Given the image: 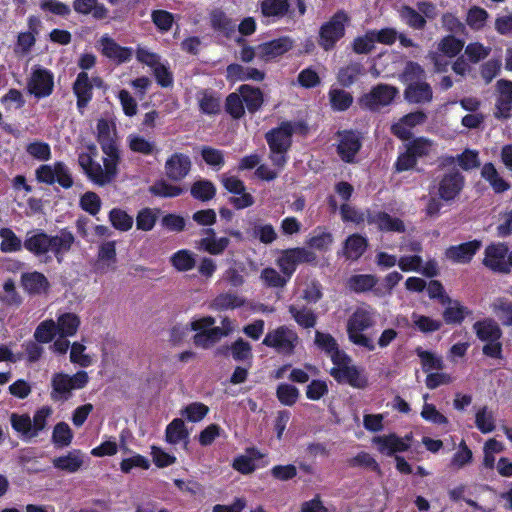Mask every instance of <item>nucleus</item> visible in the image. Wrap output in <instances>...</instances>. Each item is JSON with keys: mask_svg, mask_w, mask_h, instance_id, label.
<instances>
[{"mask_svg": "<svg viewBox=\"0 0 512 512\" xmlns=\"http://www.w3.org/2000/svg\"><path fill=\"white\" fill-rule=\"evenodd\" d=\"M391 133L402 141H407L399 152L396 161L393 164L395 173H402L416 168L418 159L425 158L430 155L433 141L430 139L419 136L413 137L410 127L404 125L402 120L392 124Z\"/></svg>", "mask_w": 512, "mask_h": 512, "instance_id": "f257e3e1", "label": "nucleus"}, {"mask_svg": "<svg viewBox=\"0 0 512 512\" xmlns=\"http://www.w3.org/2000/svg\"><path fill=\"white\" fill-rule=\"evenodd\" d=\"M293 133L294 126L290 121H283L279 126L265 133V140L270 150L269 159L279 169H283L288 162Z\"/></svg>", "mask_w": 512, "mask_h": 512, "instance_id": "f03ea898", "label": "nucleus"}, {"mask_svg": "<svg viewBox=\"0 0 512 512\" xmlns=\"http://www.w3.org/2000/svg\"><path fill=\"white\" fill-rule=\"evenodd\" d=\"M472 329L476 337L484 342L482 353L492 359L503 358V345L501 338L503 331L499 324L490 317L476 321Z\"/></svg>", "mask_w": 512, "mask_h": 512, "instance_id": "7ed1b4c3", "label": "nucleus"}, {"mask_svg": "<svg viewBox=\"0 0 512 512\" xmlns=\"http://www.w3.org/2000/svg\"><path fill=\"white\" fill-rule=\"evenodd\" d=\"M374 324L375 320L370 311L357 308L347 321L348 339L357 346L364 347L368 351H374L376 346L373 340L363 334V331L373 327Z\"/></svg>", "mask_w": 512, "mask_h": 512, "instance_id": "20e7f679", "label": "nucleus"}, {"mask_svg": "<svg viewBox=\"0 0 512 512\" xmlns=\"http://www.w3.org/2000/svg\"><path fill=\"white\" fill-rule=\"evenodd\" d=\"M350 17L344 10H338L324 22L319 29L318 45L326 52L333 50L336 44L345 36L346 26Z\"/></svg>", "mask_w": 512, "mask_h": 512, "instance_id": "39448f33", "label": "nucleus"}, {"mask_svg": "<svg viewBox=\"0 0 512 512\" xmlns=\"http://www.w3.org/2000/svg\"><path fill=\"white\" fill-rule=\"evenodd\" d=\"M35 177L39 183L54 185L68 190L73 187L74 179L68 165L63 161H55L53 164H42L35 170Z\"/></svg>", "mask_w": 512, "mask_h": 512, "instance_id": "423d86ee", "label": "nucleus"}, {"mask_svg": "<svg viewBox=\"0 0 512 512\" xmlns=\"http://www.w3.org/2000/svg\"><path fill=\"white\" fill-rule=\"evenodd\" d=\"M54 91V74L51 70L35 66L27 80V92L36 99L49 97Z\"/></svg>", "mask_w": 512, "mask_h": 512, "instance_id": "0eeeda50", "label": "nucleus"}, {"mask_svg": "<svg viewBox=\"0 0 512 512\" xmlns=\"http://www.w3.org/2000/svg\"><path fill=\"white\" fill-rule=\"evenodd\" d=\"M297 333L286 326H280L266 334L262 344L276 349L284 355H292L298 343Z\"/></svg>", "mask_w": 512, "mask_h": 512, "instance_id": "6e6552de", "label": "nucleus"}, {"mask_svg": "<svg viewBox=\"0 0 512 512\" xmlns=\"http://www.w3.org/2000/svg\"><path fill=\"white\" fill-rule=\"evenodd\" d=\"M339 138L336 152L339 158L348 164L356 163V156L361 150L362 141L358 132L354 130H339L336 133Z\"/></svg>", "mask_w": 512, "mask_h": 512, "instance_id": "1a4fd4ad", "label": "nucleus"}, {"mask_svg": "<svg viewBox=\"0 0 512 512\" xmlns=\"http://www.w3.org/2000/svg\"><path fill=\"white\" fill-rule=\"evenodd\" d=\"M464 185L465 177L458 170L449 171L438 181V196L444 202H452L460 195Z\"/></svg>", "mask_w": 512, "mask_h": 512, "instance_id": "9d476101", "label": "nucleus"}, {"mask_svg": "<svg viewBox=\"0 0 512 512\" xmlns=\"http://www.w3.org/2000/svg\"><path fill=\"white\" fill-rule=\"evenodd\" d=\"M508 245L504 242L491 243L484 250L483 265L490 271L499 274H507L506 259Z\"/></svg>", "mask_w": 512, "mask_h": 512, "instance_id": "9b49d317", "label": "nucleus"}, {"mask_svg": "<svg viewBox=\"0 0 512 512\" xmlns=\"http://www.w3.org/2000/svg\"><path fill=\"white\" fill-rule=\"evenodd\" d=\"M496 102L493 115L498 120L512 117V81L499 79L496 83Z\"/></svg>", "mask_w": 512, "mask_h": 512, "instance_id": "f8f14e48", "label": "nucleus"}, {"mask_svg": "<svg viewBox=\"0 0 512 512\" xmlns=\"http://www.w3.org/2000/svg\"><path fill=\"white\" fill-rule=\"evenodd\" d=\"M329 374L339 384H348L356 389H365L368 386V377L363 369L351 363L341 368H331Z\"/></svg>", "mask_w": 512, "mask_h": 512, "instance_id": "ddd939ff", "label": "nucleus"}, {"mask_svg": "<svg viewBox=\"0 0 512 512\" xmlns=\"http://www.w3.org/2000/svg\"><path fill=\"white\" fill-rule=\"evenodd\" d=\"M222 185L224 188L232 194L240 195L239 197H230L229 203L237 210L250 207L254 204V197L247 193L244 182L236 176H223Z\"/></svg>", "mask_w": 512, "mask_h": 512, "instance_id": "4468645a", "label": "nucleus"}, {"mask_svg": "<svg viewBox=\"0 0 512 512\" xmlns=\"http://www.w3.org/2000/svg\"><path fill=\"white\" fill-rule=\"evenodd\" d=\"M366 221L368 225H375L380 232L404 233L406 227L404 222L393 217L385 211L366 210Z\"/></svg>", "mask_w": 512, "mask_h": 512, "instance_id": "2eb2a0df", "label": "nucleus"}, {"mask_svg": "<svg viewBox=\"0 0 512 512\" xmlns=\"http://www.w3.org/2000/svg\"><path fill=\"white\" fill-rule=\"evenodd\" d=\"M100 52L107 59L117 65L127 63L132 59L133 49L119 45L112 37L107 34L99 39Z\"/></svg>", "mask_w": 512, "mask_h": 512, "instance_id": "dca6fc26", "label": "nucleus"}, {"mask_svg": "<svg viewBox=\"0 0 512 512\" xmlns=\"http://www.w3.org/2000/svg\"><path fill=\"white\" fill-rule=\"evenodd\" d=\"M482 247L481 240L474 239L458 245H451L445 250V257L452 263L468 264Z\"/></svg>", "mask_w": 512, "mask_h": 512, "instance_id": "f3484780", "label": "nucleus"}, {"mask_svg": "<svg viewBox=\"0 0 512 512\" xmlns=\"http://www.w3.org/2000/svg\"><path fill=\"white\" fill-rule=\"evenodd\" d=\"M293 47V41L288 36H282L264 43L259 44L256 47L257 56L268 62L276 57H279Z\"/></svg>", "mask_w": 512, "mask_h": 512, "instance_id": "a211bd4d", "label": "nucleus"}, {"mask_svg": "<svg viewBox=\"0 0 512 512\" xmlns=\"http://www.w3.org/2000/svg\"><path fill=\"white\" fill-rule=\"evenodd\" d=\"M72 91L76 97L77 110L83 114L93 98L92 81L87 72L81 71L77 74Z\"/></svg>", "mask_w": 512, "mask_h": 512, "instance_id": "6ab92c4d", "label": "nucleus"}, {"mask_svg": "<svg viewBox=\"0 0 512 512\" xmlns=\"http://www.w3.org/2000/svg\"><path fill=\"white\" fill-rule=\"evenodd\" d=\"M191 166L188 155L175 152L165 162V174L172 181H181L189 174Z\"/></svg>", "mask_w": 512, "mask_h": 512, "instance_id": "aec40b11", "label": "nucleus"}, {"mask_svg": "<svg viewBox=\"0 0 512 512\" xmlns=\"http://www.w3.org/2000/svg\"><path fill=\"white\" fill-rule=\"evenodd\" d=\"M372 443L376 445L379 453L386 456H393L396 455V453L406 452L411 446V444L406 442L396 433L374 436L372 438Z\"/></svg>", "mask_w": 512, "mask_h": 512, "instance_id": "412c9836", "label": "nucleus"}, {"mask_svg": "<svg viewBox=\"0 0 512 512\" xmlns=\"http://www.w3.org/2000/svg\"><path fill=\"white\" fill-rule=\"evenodd\" d=\"M49 234L42 229H32L27 231L23 241L24 248L36 257L49 253Z\"/></svg>", "mask_w": 512, "mask_h": 512, "instance_id": "4be33fe9", "label": "nucleus"}, {"mask_svg": "<svg viewBox=\"0 0 512 512\" xmlns=\"http://www.w3.org/2000/svg\"><path fill=\"white\" fill-rule=\"evenodd\" d=\"M20 284L23 290L29 295L47 294L51 286L47 277L39 271L22 273L20 276Z\"/></svg>", "mask_w": 512, "mask_h": 512, "instance_id": "5701e85b", "label": "nucleus"}, {"mask_svg": "<svg viewBox=\"0 0 512 512\" xmlns=\"http://www.w3.org/2000/svg\"><path fill=\"white\" fill-rule=\"evenodd\" d=\"M259 9L266 24L275 23L290 13V3L288 0H260Z\"/></svg>", "mask_w": 512, "mask_h": 512, "instance_id": "b1692460", "label": "nucleus"}, {"mask_svg": "<svg viewBox=\"0 0 512 512\" xmlns=\"http://www.w3.org/2000/svg\"><path fill=\"white\" fill-rule=\"evenodd\" d=\"M49 252H52L57 262L60 264L64 260V256L69 252L75 242L73 233L67 228L59 231V234H49Z\"/></svg>", "mask_w": 512, "mask_h": 512, "instance_id": "393cba45", "label": "nucleus"}, {"mask_svg": "<svg viewBox=\"0 0 512 512\" xmlns=\"http://www.w3.org/2000/svg\"><path fill=\"white\" fill-rule=\"evenodd\" d=\"M226 78L232 83L249 80L261 82L265 79V72L254 67H244L238 63H231L226 68Z\"/></svg>", "mask_w": 512, "mask_h": 512, "instance_id": "a878e982", "label": "nucleus"}, {"mask_svg": "<svg viewBox=\"0 0 512 512\" xmlns=\"http://www.w3.org/2000/svg\"><path fill=\"white\" fill-rule=\"evenodd\" d=\"M368 245L366 237L359 233H354L346 238L342 250L338 254H341L346 260L357 261L366 252Z\"/></svg>", "mask_w": 512, "mask_h": 512, "instance_id": "bb28decb", "label": "nucleus"}, {"mask_svg": "<svg viewBox=\"0 0 512 512\" xmlns=\"http://www.w3.org/2000/svg\"><path fill=\"white\" fill-rule=\"evenodd\" d=\"M404 98L411 104L430 103L433 99V90L426 81L409 83L404 89Z\"/></svg>", "mask_w": 512, "mask_h": 512, "instance_id": "cd10ccee", "label": "nucleus"}, {"mask_svg": "<svg viewBox=\"0 0 512 512\" xmlns=\"http://www.w3.org/2000/svg\"><path fill=\"white\" fill-rule=\"evenodd\" d=\"M237 91L249 114L254 115L260 111L264 104V94L260 88L249 84H242L237 88Z\"/></svg>", "mask_w": 512, "mask_h": 512, "instance_id": "c85d7f7f", "label": "nucleus"}, {"mask_svg": "<svg viewBox=\"0 0 512 512\" xmlns=\"http://www.w3.org/2000/svg\"><path fill=\"white\" fill-rule=\"evenodd\" d=\"M102 152L106 155L103 158V173L106 185L113 182L118 175V165L121 161L119 147H103Z\"/></svg>", "mask_w": 512, "mask_h": 512, "instance_id": "c756f323", "label": "nucleus"}, {"mask_svg": "<svg viewBox=\"0 0 512 512\" xmlns=\"http://www.w3.org/2000/svg\"><path fill=\"white\" fill-rule=\"evenodd\" d=\"M83 453L79 449L69 451L66 455L56 457L52 460L53 467L67 473L77 472L83 465Z\"/></svg>", "mask_w": 512, "mask_h": 512, "instance_id": "7c9ffc66", "label": "nucleus"}, {"mask_svg": "<svg viewBox=\"0 0 512 512\" xmlns=\"http://www.w3.org/2000/svg\"><path fill=\"white\" fill-rule=\"evenodd\" d=\"M73 9L81 15L91 14L95 20H103L108 17V9L98 0H73Z\"/></svg>", "mask_w": 512, "mask_h": 512, "instance_id": "2f4dec72", "label": "nucleus"}, {"mask_svg": "<svg viewBox=\"0 0 512 512\" xmlns=\"http://www.w3.org/2000/svg\"><path fill=\"white\" fill-rule=\"evenodd\" d=\"M398 93L397 88L387 85L378 84L372 88L367 95V99L371 106H387L392 103Z\"/></svg>", "mask_w": 512, "mask_h": 512, "instance_id": "473e14b6", "label": "nucleus"}, {"mask_svg": "<svg viewBox=\"0 0 512 512\" xmlns=\"http://www.w3.org/2000/svg\"><path fill=\"white\" fill-rule=\"evenodd\" d=\"M365 73V68L362 63L352 61L347 65L341 67L337 73L338 83L344 87H351L358 78Z\"/></svg>", "mask_w": 512, "mask_h": 512, "instance_id": "72a5a7b5", "label": "nucleus"}, {"mask_svg": "<svg viewBox=\"0 0 512 512\" xmlns=\"http://www.w3.org/2000/svg\"><path fill=\"white\" fill-rule=\"evenodd\" d=\"M333 241L332 233L327 231L325 227L318 226L313 230V235L306 239L305 244L310 249L326 252Z\"/></svg>", "mask_w": 512, "mask_h": 512, "instance_id": "f704fd0d", "label": "nucleus"}, {"mask_svg": "<svg viewBox=\"0 0 512 512\" xmlns=\"http://www.w3.org/2000/svg\"><path fill=\"white\" fill-rule=\"evenodd\" d=\"M51 386L52 400L59 401L68 400L70 398L72 386L70 385L68 374L62 372L55 373L52 377Z\"/></svg>", "mask_w": 512, "mask_h": 512, "instance_id": "c9c22d12", "label": "nucleus"}, {"mask_svg": "<svg viewBox=\"0 0 512 512\" xmlns=\"http://www.w3.org/2000/svg\"><path fill=\"white\" fill-rule=\"evenodd\" d=\"M210 25L214 31L223 33L227 37L236 29L235 21L221 9H214L210 13Z\"/></svg>", "mask_w": 512, "mask_h": 512, "instance_id": "e433bc0d", "label": "nucleus"}, {"mask_svg": "<svg viewBox=\"0 0 512 512\" xmlns=\"http://www.w3.org/2000/svg\"><path fill=\"white\" fill-rule=\"evenodd\" d=\"M55 323L60 337H71L77 333L81 321L75 313L66 312L60 314Z\"/></svg>", "mask_w": 512, "mask_h": 512, "instance_id": "4c0bfd02", "label": "nucleus"}, {"mask_svg": "<svg viewBox=\"0 0 512 512\" xmlns=\"http://www.w3.org/2000/svg\"><path fill=\"white\" fill-rule=\"evenodd\" d=\"M329 104L334 112L347 111L353 104L354 98L350 92L341 88L331 87L328 92Z\"/></svg>", "mask_w": 512, "mask_h": 512, "instance_id": "58836bf2", "label": "nucleus"}, {"mask_svg": "<svg viewBox=\"0 0 512 512\" xmlns=\"http://www.w3.org/2000/svg\"><path fill=\"white\" fill-rule=\"evenodd\" d=\"M398 13L401 21L409 28L413 30H424L426 28L427 20L419 10L404 4L400 7Z\"/></svg>", "mask_w": 512, "mask_h": 512, "instance_id": "ea45409f", "label": "nucleus"}, {"mask_svg": "<svg viewBox=\"0 0 512 512\" xmlns=\"http://www.w3.org/2000/svg\"><path fill=\"white\" fill-rule=\"evenodd\" d=\"M198 105L199 110L205 115H217L221 112L220 97L211 90L198 93Z\"/></svg>", "mask_w": 512, "mask_h": 512, "instance_id": "a19ab883", "label": "nucleus"}, {"mask_svg": "<svg viewBox=\"0 0 512 512\" xmlns=\"http://www.w3.org/2000/svg\"><path fill=\"white\" fill-rule=\"evenodd\" d=\"M288 312L294 321L304 329L314 328L317 324L316 313L306 306L298 308L295 305H290L288 307Z\"/></svg>", "mask_w": 512, "mask_h": 512, "instance_id": "79ce46f5", "label": "nucleus"}, {"mask_svg": "<svg viewBox=\"0 0 512 512\" xmlns=\"http://www.w3.org/2000/svg\"><path fill=\"white\" fill-rule=\"evenodd\" d=\"M465 42L456 35H445L437 44L438 51L445 57L455 58L463 50Z\"/></svg>", "mask_w": 512, "mask_h": 512, "instance_id": "37998d69", "label": "nucleus"}, {"mask_svg": "<svg viewBox=\"0 0 512 512\" xmlns=\"http://www.w3.org/2000/svg\"><path fill=\"white\" fill-rule=\"evenodd\" d=\"M216 186L214 183L207 179H200L195 181L190 188L191 196L201 202H208L216 195Z\"/></svg>", "mask_w": 512, "mask_h": 512, "instance_id": "c03bdc74", "label": "nucleus"}, {"mask_svg": "<svg viewBox=\"0 0 512 512\" xmlns=\"http://www.w3.org/2000/svg\"><path fill=\"white\" fill-rule=\"evenodd\" d=\"M442 313L443 320L446 324H461L465 317L470 314V310L461 305L458 300H453Z\"/></svg>", "mask_w": 512, "mask_h": 512, "instance_id": "a18cd8bd", "label": "nucleus"}, {"mask_svg": "<svg viewBox=\"0 0 512 512\" xmlns=\"http://www.w3.org/2000/svg\"><path fill=\"white\" fill-rule=\"evenodd\" d=\"M0 238V250L3 253H15L24 248L21 238L11 228H0Z\"/></svg>", "mask_w": 512, "mask_h": 512, "instance_id": "49530a36", "label": "nucleus"}, {"mask_svg": "<svg viewBox=\"0 0 512 512\" xmlns=\"http://www.w3.org/2000/svg\"><path fill=\"white\" fill-rule=\"evenodd\" d=\"M378 283V278L372 274H355L348 279V287L355 293L371 291Z\"/></svg>", "mask_w": 512, "mask_h": 512, "instance_id": "de8ad7c7", "label": "nucleus"}, {"mask_svg": "<svg viewBox=\"0 0 512 512\" xmlns=\"http://www.w3.org/2000/svg\"><path fill=\"white\" fill-rule=\"evenodd\" d=\"M188 436L189 432L186 429L184 421L180 418L173 419L166 427L165 439L170 444H178L186 440Z\"/></svg>", "mask_w": 512, "mask_h": 512, "instance_id": "09e8293b", "label": "nucleus"}, {"mask_svg": "<svg viewBox=\"0 0 512 512\" xmlns=\"http://www.w3.org/2000/svg\"><path fill=\"white\" fill-rule=\"evenodd\" d=\"M489 13L482 7L473 5L466 14V24L473 31H481L486 26L489 19Z\"/></svg>", "mask_w": 512, "mask_h": 512, "instance_id": "8fccbe9b", "label": "nucleus"}, {"mask_svg": "<svg viewBox=\"0 0 512 512\" xmlns=\"http://www.w3.org/2000/svg\"><path fill=\"white\" fill-rule=\"evenodd\" d=\"M415 353L420 359L421 367L424 372L427 373L432 370L440 371L444 368V361L441 356L431 351L424 350L422 347H417Z\"/></svg>", "mask_w": 512, "mask_h": 512, "instance_id": "3c124183", "label": "nucleus"}, {"mask_svg": "<svg viewBox=\"0 0 512 512\" xmlns=\"http://www.w3.org/2000/svg\"><path fill=\"white\" fill-rule=\"evenodd\" d=\"M276 264L282 274L288 279H291L298 266V261L293 248L283 250L281 255L277 258Z\"/></svg>", "mask_w": 512, "mask_h": 512, "instance_id": "603ef678", "label": "nucleus"}, {"mask_svg": "<svg viewBox=\"0 0 512 512\" xmlns=\"http://www.w3.org/2000/svg\"><path fill=\"white\" fill-rule=\"evenodd\" d=\"M97 129V141L103 150V147L110 146L112 148L118 147L117 141L115 139V132L112 131L109 122L100 118L96 124Z\"/></svg>", "mask_w": 512, "mask_h": 512, "instance_id": "864d4df0", "label": "nucleus"}, {"mask_svg": "<svg viewBox=\"0 0 512 512\" xmlns=\"http://www.w3.org/2000/svg\"><path fill=\"white\" fill-rule=\"evenodd\" d=\"M225 112L234 120H239L245 115V106L238 91L226 96L224 104Z\"/></svg>", "mask_w": 512, "mask_h": 512, "instance_id": "5fc2aeb1", "label": "nucleus"}, {"mask_svg": "<svg viewBox=\"0 0 512 512\" xmlns=\"http://www.w3.org/2000/svg\"><path fill=\"white\" fill-rule=\"evenodd\" d=\"M109 221L111 225L119 231H129L133 226V217L121 208H113L109 212Z\"/></svg>", "mask_w": 512, "mask_h": 512, "instance_id": "6e6d98bb", "label": "nucleus"}, {"mask_svg": "<svg viewBox=\"0 0 512 512\" xmlns=\"http://www.w3.org/2000/svg\"><path fill=\"white\" fill-rule=\"evenodd\" d=\"M172 266L180 271L185 272L193 269L196 264L194 254L186 249L175 252L170 258Z\"/></svg>", "mask_w": 512, "mask_h": 512, "instance_id": "4d7b16f0", "label": "nucleus"}, {"mask_svg": "<svg viewBox=\"0 0 512 512\" xmlns=\"http://www.w3.org/2000/svg\"><path fill=\"white\" fill-rule=\"evenodd\" d=\"M229 244L230 240L228 237H204L199 241L200 248L211 255H221Z\"/></svg>", "mask_w": 512, "mask_h": 512, "instance_id": "13d9d810", "label": "nucleus"}, {"mask_svg": "<svg viewBox=\"0 0 512 512\" xmlns=\"http://www.w3.org/2000/svg\"><path fill=\"white\" fill-rule=\"evenodd\" d=\"M230 350L232 358L235 361H248V366L251 367L253 354L252 347L249 342L242 338H238L231 344Z\"/></svg>", "mask_w": 512, "mask_h": 512, "instance_id": "bf43d9fd", "label": "nucleus"}, {"mask_svg": "<svg viewBox=\"0 0 512 512\" xmlns=\"http://www.w3.org/2000/svg\"><path fill=\"white\" fill-rule=\"evenodd\" d=\"M58 334L56 323L52 319H46L39 323L34 332V338L38 343H50Z\"/></svg>", "mask_w": 512, "mask_h": 512, "instance_id": "052dcab7", "label": "nucleus"}, {"mask_svg": "<svg viewBox=\"0 0 512 512\" xmlns=\"http://www.w3.org/2000/svg\"><path fill=\"white\" fill-rule=\"evenodd\" d=\"M401 81L407 84L418 81H425L426 72L424 68L417 62L408 61L400 75Z\"/></svg>", "mask_w": 512, "mask_h": 512, "instance_id": "680f3d73", "label": "nucleus"}, {"mask_svg": "<svg viewBox=\"0 0 512 512\" xmlns=\"http://www.w3.org/2000/svg\"><path fill=\"white\" fill-rule=\"evenodd\" d=\"M244 299L232 293L219 294L212 302L215 310L223 311L227 309L239 308L244 305Z\"/></svg>", "mask_w": 512, "mask_h": 512, "instance_id": "e2e57ef3", "label": "nucleus"}, {"mask_svg": "<svg viewBox=\"0 0 512 512\" xmlns=\"http://www.w3.org/2000/svg\"><path fill=\"white\" fill-rule=\"evenodd\" d=\"M72 439V430L66 422H59L54 426L52 442L56 447H67L71 444Z\"/></svg>", "mask_w": 512, "mask_h": 512, "instance_id": "0e129e2a", "label": "nucleus"}, {"mask_svg": "<svg viewBox=\"0 0 512 512\" xmlns=\"http://www.w3.org/2000/svg\"><path fill=\"white\" fill-rule=\"evenodd\" d=\"M299 390L296 386L287 383H280L276 389L278 401L285 406H293L299 398Z\"/></svg>", "mask_w": 512, "mask_h": 512, "instance_id": "69168bd1", "label": "nucleus"}, {"mask_svg": "<svg viewBox=\"0 0 512 512\" xmlns=\"http://www.w3.org/2000/svg\"><path fill=\"white\" fill-rule=\"evenodd\" d=\"M150 192L154 196L172 198L180 196L184 193V189L180 186L172 185L165 180L156 181L151 187Z\"/></svg>", "mask_w": 512, "mask_h": 512, "instance_id": "338daca9", "label": "nucleus"}, {"mask_svg": "<svg viewBox=\"0 0 512 512\" xmlns=\"http://www.w3.org/2000/svg\"><path fill=\"white\" fill-rule=\"evenodd\" d=\"M492 308L504 326H512V302L509 299L497 298Z\"/></svg>", "mask_w": 512, "mask_h": 512, "instance_id": "774afa93", "label": "nucleus"}]
</instances>
